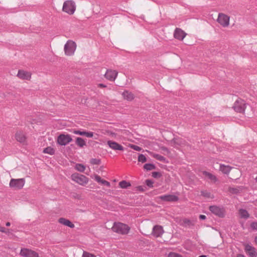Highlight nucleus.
<instances>
[{"mask_svg": "<svg viewBox=\"0 0 257 257\" xmlns=\"http://www.w3.org/2000/svg\"><path fill=\"white\" fill-rule=\"evenodd\" d=\"M113 231L121 234H127L130 228L127 225L120 222H115L112 227Z\"/></svg>", "mask_w": 257, "mask_h": 257, "instance_id": "obj_1", "label": "nucleus"}, {"mask_svg": "<svg viewBox=\"0 0 257 257\" xmlns=\"http://www.w3.org/2000/svg\"><path fill=\"white\" fill-rule=\"evenodd\" d=\"M76 10V5L74 1L68 0L64 2L62 11L69 15H73Z\"/></svg>", "mask_w": 257, "mask_h": 257, "instance_id": "obj_2", "label": "nucleus"}, {"mask_svg": "<svg viewBox=\"0 0 257 257\" xmlns=\"http://www.w3.org/2000/svg\"><path fill=\"white\" fill-rule=\"evenodd\" d=\"M76 49V43L72 40H68L64 45V52L67 56H72Z\"/></svg>", "mask_w": 257, "mask_h": 257, "instance_id": "obj_3", "label": "nucleus"}, {"mask_svg": "<svg viewBox=\"0 0 257 257\" xmlns=\"http://www.w3.org/2000/svg\"><path fill=\"white\" fill-rule=\"evenodd\" d=\"M246 105V103L243 99L238 98L235 101L233 108L237 112L244 113Z\"/></svg>", "mask_w": 257, "mask_h": 257, "instance_id": "obj_4", "label": "nucleus"}, {"mask_svg": "<svg viewBox=\"0 0 257 257\" xmlns=\"http://www.w3.org/2000/svg\"><path fill=\"white\" fill-rule=\"evenodd\" d=\"M209 210L212 213L219 217L223 218L225 216V210L222 207L212 205L209 207Z\"/></svg>", "mask_w": 257, "mask_h": 257, "instance_id": "obj_5", "label": "nucleus"}, {"mask_svg": "<svg viewBox=\"0 0 257 257\" xmlns=\"http://www.w3.org/2000/svg\"><path fill=\"white\" fill-rule=\"evenodd\" d=\"M72 179L81 185H84L88 182V179L85 176L75 173L71 175Z\"/></svg>", "mask_w": 257, "mask_h": 257, "instance_id": "obj_6", "label": "nucleus"}, {"mask_svg": "<svg viewBox=\"0 0 257 257\" xmlns=\"http://www.w3.org/2000/svg\"><path fill=\"white\" fill-rule=\"evenodd\" d=\"M25 183L24 179H12L10 182V186L16 189H22Z\"/></svg>", "mask_w": 257, "mask_h": 257, "instance_id": "obj_7", "label": "nucleus"}, {"mask_svg": "<svg viewBox=\"0 0 257 257\" xmlns=\"http://www.w3.org/2000/svg\"><path fill=\"white\" fill-rule=\"evenodd\" d=\"M72 141L70 135L60 134L57 138V143L61 146H66Z\"/></svg>", "mask_w": 257, "mask_h": 257, "instance_id": "obj_8", "label": "nucleus"}, {"mask_svg": "<svg viewBox=\"0 0 257 257\" xmlns=\"http://www.w3.org/2000/svg\"><path fill=\"white\" fill-rule=\"evenodd\" d=\"M230 18L223 13L218 14L217 22L223 27H227L229 24Z\"/></svg>", "mask_w": 257, "mask_h": 257, "instance_id": "obj_9", "label": "nucleus"}, {"mask_svg": "<svg viewBox=\"0 0 257 257\" xmlns=\"http://www.w3.org/2000/svg\"><path fill=\"white\" fill-rule=\"evenodd\" d=\"M169 144L174 148H177L178 146L184 147L186 145V142L180 138H174L169 142Z\"/></svg>", "mask_w": 257, "mask_h": 257, "instance_id": "obj_10", "label": "nucleus"}, {"mask_svg": "<svg viewBox=\"0 0 257 257\" xmlns=\"http://www.w3.org/2000/svg\"><path fill=\"white\" fill-rule=\"evenodd\" d=\"M20 254L23 257H39V254L36 251L28 248H22Z\"/></svg>", "mask_w": 257, "mask_h": 257, "instance_id": "obj_11", "label": "nucleus"}, {"mask_svg": "<svg viewBox=\"0 0 257 257\" xmlns=\"http://www.w3.org/2000/svg\"><path fill=\"white\" fill-rule=\"evenodd\" d=\"M186 35L187 34L184 31L178 28L175 29L174 33V38L181 41L184 39Z\"/></svg>", "mask_w": 257, "mask_h": 257, "instance_id": "obj_12", "label": "nucleus"}, {"mask_svg": "<svg viewBox=\"0 0 257 257\" xmlns=\"http://www.w3.org/2000/svg\"><path fill=\"white\" fill-rule=\"evenodd\" d=\"M160 199L162 201H168V202H176L178 201L179 197L174 195H164L159 197Z\"/></svg>", "mask_w": 257, "mask_h": 257, "instance_id": "obj_13", "label": "nucleus"}, {"mask_svg": "<svg viewBox=\"0 0 257 257\" xmlns=\"http://www.w3.org/2000/svg\"><path fill=\"white\" fill-rule=\"evenodd\" d=\"M117 72L115 70H107L104 75L105 77L112 81H114L117 75Z\"/></svg>", "mask_w": 257, "mask_h": 257, "instance_id": "obj_14", "label": "nucleus"}, {"mask_svg": "<svg viewBox=\"0 0 257 257\" xmlns=\"http://www.w3.org/2000/svg\"><path fill=\"white\" fill-rule=\"evenodd\" d=\"M244 249L246 253L250 257H256L257 256V252L256 251L255 248L249 245L246 244L245 245Z\"/></svg>", "mask_w": 257, "mask_h": 257, "instance_id": "obj_15", "label": "nucleus"}, {"mask_svg": "<svg viewBox=\"0 0 257 257\" xmlns=\"http://www.w3.org/2000/svg\"><path fill=\"white\" fill-rule=\"evenodd\" d=\"M164 233L163 227L160 225H156L154 226L152 231V235L156 237H158L161 236Z\"/></svg>", "mask_w": 257, "mask_h": 257, "instance_id": "obj_16", "label": "nucleus"}, {"mask_svg": "<svg viewBox=\"0 0 257 257\" xmlns=\"http://www.w3.org/2000/svg\"><path fill=\"white\" fill-rule=\"evenodd\" d=\"M17 76L22 79L30 80L31 77V73L23 70H19Z\"/></svg>", "mask_w": 257, "mask_h": 257, "instance_id": "obj_17", "label": "nucleus"}, {"mask_svg": "<svg viewBox=\"0 0 257 257\" xmlns=\"http://www.w3.org/2000/svg\"><path fill=\"white\" fill-rule=\"evenodd\" d=\"M107 144L109 146V147L112 150L119 151L124 150L123 147L121 145H120V144H118L115 142L112 141H108Z\"/></svg>", "mask_w": 257, "mask_h": 257, "instance_id": "obj_18", "label": "nucleus"}, {"mask_svg": "<svg viewBox=\"0 0 257 257\" xmlns=\"http://www.w3.org/2000/svg\"><path fill=\"white\" fill-rule=\"evenodd\" d=\"M15 138L17 141L21 143H24L26 141V137L22 131H17L15 134Z\"/></svg>", "mask_w": 257, "mask_h": 257, "instance_id": "obj_19", "label": "nucleus"}, {"mask_svg": "<svg viewBox=\"0 0 257 257\" xmlns=\"http://www.w3.org/2000/svg\"><path fill=\"white\" fill-rule=\"evenodd\" d=\"M58 222L71 228H73L75 227V225L73 223H72L69 220L65 218L61 217L59 218Z\"/></svg>", "mask_w": 257, "mask_h": 257, "instance_id": "obj_20", "label": "nucleus"}, {"mask_svg": "<svg viewBox=\"0 0 257 257\" xmlns=\"http://www.w3.org/2000/svg\"><path fill=\"white\" fill-rule=\"evenodd\" d=\"M180 223L181 225L184 227H190L194 225L193 221L188 218L182 219L181 220Z\"/></svg>", "mask_w": 257, "mask_h": 257, "instance_id": "obj_21", "label": "nucleus"}, {"mask_svg": "<svg viewBox=\"0 0 257 257\" xmlns=\"http://www.w3.org/2000/svg\"><path fill=\"white\" fill-rule=\"evenodd\" d=\"M94 179L98 183H101L102 185H105L108 187L110 186V184L109 182L102 179L101 177L97 175H94Z\"/></svg>", "mask_w": 257, "mask_h": 257, "instance_id": "obj_22", "label": "nucleus"}, {"mask_svg": "<svg viewBox=\"0 0 257 257\" xmlns=\"http://www.w3.org/2000/svg\"><path fill=\"white\" fill-rule=\"evenodd\" d=\"M122 95L124 98V99L132 101L134 98V94L128 91L125 90L122 93Z\"/></svg>", "mask_w": 257, "mask_h": 257, "instance_id": "obj_23", "label": "nucleus"}, {"mask_svg": "<svg viewBox=\"0 0 257 257\" xmlns=\"http://www.w3.org/2000/svg\"><path fill=\"white\" fill-rule=\"evenodd\" d=\"M203 175L210 179L213 183H215L217 181L218 179L216 177L212 174L208 172L207 171H204L203 172Z\"/></svg>", "mask_w": 257, "mask_h": 257, "instance_id": "obj_24", "label": "nucleus"}, {"mask_svg": "<svg viewBox=\"0 0 257 257\" xmlns=\"http://www.w3.org/2000/svg\"><path fill=\"white\" fill-rule=\"evenodd\" d=\"M239 214L241 218L247 219L249 217V214L245 209H240Z\"/></svg>", "mask_w": 257, "mask_h": 257, "instance_id": "obj_25", "label": "nucleus"}, {"mask_svg": "<svg viewBox=\"0 0 257 257\" xmlns=\"http://www.w3.org/2000/svg\"><path fill=\"white\" fill-rule=\"evenodd\" d=\"M75 143L80 148H83L84 146H86L85 141L82 138L80 137L76 138Z\"/></svg>", "mask_w": 257, "mask_h": 257, "instance_id": "obj_26", "label": "nucleus"}, {"mask_svg": "<svg viewBox=\"0 0 257 257\" xmlns=\"http://www.w3.org/2000/svg\"><path fill=\"white\" fill-rule=\"evenodd\" d=\"M231 170V168L228 166L221 165L220 166V170L224 174H228Z\"/></svg>", "mask_w": 257, "mask_h": 257, "instance_id": "obj_27", "label": "nucleus"}, {"mask_svg": "<svg viewBox=\"0 0 257 257\" xmlns=\"http://www.w3.org/2000/svg\"><path fill=\"white\" fill-rule=\"evenodd\" d=\"M152 156L153 158L156 159L157 160H158L160 161H161V162H164V163H165L166 162V159L164 157H163L161 155L153 153L152 154Z\"/></svg>", "mask_w": 257, "mask_h": 257, "instance_id": "obj_28", "label": "nucleus"}, {"mask_svg": "<svg viewBox=\"0 0 257 257\" xmlns=\"http://www.w3.org/2000/svg\"><path fill=\"white\" fill-rule=\"evenodd\" d=\"M119 186H120V188L125 189V188H127L128 187L131 186V184L130 182H126V181L123 180V181H120L119 183Z\"/></svg>", "mask_w": 257, "mask_h": 257, "instance_id": "obj_29", "label": "nucleus"}, {"mask_svg": "<svg viewBox=\"0 0 257 257\" xmlns=\"http://www.w3.org/2000/svg\"><path fill=\"white\" fill-rule=\"evenodd\" d=\"M201 195L203 197L207 198H213L214 196L209 192L206 190L201 191Z\"/></svg>", "mask_w": 257, "mask_h": 257, "instance_id": "obj_30", "label": "nucleus"}, {"mask_svg": "<svg viewBox=\"0 0 257 257\" xmlns=\"http://www.w3.org/2000/svg\"><path fill=\"white\" fill-rule=\"evenodd\" d=\"M43 153L46 154H48L50 155H53L55 153V150L53 148L51 147H47L45 148L43 150Z\"/></svg>", "mask_w": 257, "mask_h": 257, "instance_id": "obj_31", "label": "nucleus"}, {"mask_svg": "<svg viewBox=\"0 0 257 257\" xmlns=\"http://www.w3.org/2000/svg\"><path fill=\"white\" fill-rule=\"evenodd\" d=\"M155 166L152 164H146L144 166V169L150 171L155 169Z\"/></svg>", "mask_w": 257, "mask_h": 257, "instance_id": "obj_32", "label": "nucleus"}, {"mask_svg": "<svg viewBox=\"0 0 257 257\" xmlns=\"http://www.w3.org/2000/svg\"><path fill=\"white\" fill-rule=\"evenodd\" d=\"M75 169L79 172H83L85 169V167L82 164H77L75 166Z\"/></svg>", "mask_w": 257, "mask_h": 257, "instance_id": "obj_33", "label": "nucleus"}, {"mask_svg": "<svg viewBox=\"0 0 257 257\" xmlns=\"http://www.w3.org/2000/svg\"><path fill=\"white\" fill-rule=\"evenodd\" d=\"M228 191L232 194H237L239 192L240 187H238V188L229 187L228 188Z\"/></svg>", "mask_w": 257, "mask_h": 257, "instance_id": "obj_34", "label": "nucleus"}, {"mask_svg": "<svg viewBox=\"0 0 257 257\" xmlns=\"http://www.w3.org/2000/svg\"><path fill=\"white\" fill-rule=\"evenodd\" d=\"M138 161L142 163H145L147 161V159L144 155L140 154L138 157Z\"/></svg>", "mask_w": 257, "mask_h": 257, "instance_id": "obj_35", "label": "nucleus"}, {"mask_svg": "<svg viewBox=\"0 0 257 257\" xmlns=\"http://www.w3.org/2000/svg\"><path fill=\"white\" fill-rule=\"evenodd\" d=\"M129 147L134 149V150L137 151H141L142 149L139 146L133 145V144H130Z\"/></svg>", "mask_w": 257, "mask_h": 257, "instance_id": "obj_36", "label": "nucleus"}, {"mask_svg": "<svg viewBox=\"0 0 257 257\" xmlns=\"http://www.w3.org/2000/svg\"><path fill=\"white\" fill-rule=\"evenodd\" d=\"M90 163L93 165H99L101 163L100 159H92L90 160Z\"/></svg>", "mask_w": 257, "mask_h": 257, "instance_id": "obj_37", "label": "nucleus"}, {"mask_svg": "<svg viewBox=\"0 0 257 257\" xmlns=\"http://www.w3.org/2000/svg\"><path fill=\"white\" fill-rule=\"evenodd\" d=\"M160 149L164 152V154L167 155L170 153V151L169 149L164 146H162L160 147Z\"/></svg>", "mask_w": 257, "mask_h": 257, "instance_id": "obj_38", "label": "nucleus"}, {"mask_svg": "<svg viewBox=\"0 0 257 257\" xmlns=\"http://www.w3.org/2000/svg\"><path fill=\"white\" fill-rule=\"evenodd\" d=\"M73 133L76 135H79L80 136H84L85 131H80L79 130H74Z\"/></svg>", "mask_w": 257, "mask_h": 257, "instance_id": "obj_39", "label": "nucleus"}, {"mask_svg": "<svg viewBox=\"0 0 257 257\" xmlns=\"http://www.w3.org/2000/svg\"><path fill=\"white\" fill-rule=\"evenodd\" d=\"M168 257H183L181 255L175 253V252H170L168 254Z\"/></svg>", "mask_w": 257, "mask_h": 257, "instance_id": "obj_40", "label": "nucleus"}, {"mask_svg": "<svg viewBox=\"0 0 257 257\" xmlns=\"http://www.w3.org/2000/svg\"><path fill=\"white\" fill-rule=\"evenodd\" d=\"M146 183L147 185L150 187H153V181H152L151 180H147L146 181Z\"/></svg>", "mask_w": 257, "mask_h": 257, "instance_id": "obj_41", "label": "nucleus"}, {"mask_svg": "<svg viewBox=\"0 0 257 257\" xmlns=\"http://www.w3.org/2000/svg\"><path fill=\"white\" fill-rule=\"evenodd\" d=\"M82 257H95L93 254L84 251L83 253Z\"/></svg>", "mask_w": 257, "mask_h": 257, "instance_id": "obj_42", "label": "nucleus"}, {"mask_svg": "<svg viewBox=\"0 0 257 257\" xmlns=\"http://www.w3.org/2000/svg\"><path fill=\"white\" fill-rule=\"evenodd\" d=\"M84 136H86L87 138H92L93 136V133L91 132H85Z\"/></svg>", "mask_w": 257, "mask_h": 257, "instance_id": "obj_43", "label": "nucleus"}, {"mask_svg": "<svg viewBox=\"0 0 257 257\" xmlns=\"http://www.w3.org/2000/svg\"><path fill=\"white\" fill-rule=\"evenodd\" d=\"M250 227L253 229L257 230V222H253L250 224Z\"/></svg>", "mask_w": 257, "mask_h": 257, "instance_id": "obj_44", "label": "nucleus"}, {"mask_svg": "<svg viewBox=\"0 0 257 257\" xmlns=\"http://www.w3.org/2000/svg\"><path fill=\"white\" fill-rule=\"evenodd\" d=\"M161 176L160 173L157 172H154L152 173V177L154 178H158V177H160Z\"/></svg>", "mask_w": 257, "mask_h": 257, "instance_id": "obj_45", "label": "nucleus"}, {"mask_svg": "<svg viewBox=\"0 0 257 257\" xmlns=\"http://www.w3.org/2000/svg\"><path fill=\"white\" fill-rule=\"evenodd\" d=\"M0 232L7 233V231L6 230V228L4 227L0 226Z\"/></svg>", "mask_w": 257, "mask_h": 257, "instance_id": "obj_46", "label": "nucleus"}, {"mask_svg": "<svg viewBox=\"0 0 257 257\" xmlns=\"http://www.w3.org/2000/svg\"><path fill=\"white\" fill-rule=\"evenodd\" d=\"M206 218V216L204 215H199V218L201 220L205 219Z\"/></svg>", "mask_w": 257, "mask_h": 257, "instance_id": "obj_47", "label": "nucleus"}, {"mask_svg": "<svg viewBox=\"0 0 257 257\" xmlns=\"http://www.w3.org/2000/svg\"><path fill=\"white\" fill-rule=\"evenodd\" d=\"M137 189L140 191H143L144 190L143 187L141 186L137 187Z\"/></svg>", "mask_w": 257, "mask_h": 257, "instance_id": "obj_48", "label": "nucleus"}, {"mask_svg": "<svg viewBox=\"0 0 257 257\" xmlns=\"http://www.w3.org/2000/svg\"><path fill=\"white\" fill-rule=\"evenodd\" d=\"M98 86L100 87H106V86L103 84H99Z\"/></svg>", "mask_w": 257, "mask_h": 257, "instance_id": "obj_49", "label": "nucleus"}, {"mask_svg": "<svg viewBox=\"0 0 257 257\" xmlns=\"http://www.w3.org/2000/svg\"><path fill=\"white\" fill-rule=\"evenodd\" d=\"M236 257H245V256L244 255L239 254H238Z\"/></svg>", "mask_w": 257, "mask_h": 257, "instance_id": "obj_50", "label": "nucleus"}, {"mask_svg": "<svg viewBox=\"0 0 257 257\" xmlns=\"http://www.w3.org/2000/svg\"><path fill=\"white\" fill-rule=\"evenodd\" d=\"M6 225L7 226H9L11 225V223L9 222H8L6 223Z\"/></svg>", "mask_w": 257, "mask_h": 257, "instance_id": "obj_51", "label": "nucleus"}, {"mask_svg": "<svg viewBox=\"0 0 257 257\" xmlns=\"http://www.w3.org/2000/svg\"><path fill=\"white\" fill-rule=\"evenodd\" d=\"M254 241L255 243L257 244V236L254 238Z\"/></svg>", "mask_w": 257, "mask_h": 257, "instance_id": "obj_52", "label": "nucleus"}, {"mask_svg": "<svg viewBox=\"0 0 257 257\" xmlns=\"http://www.w3.org/2000/svg\"><path fill=\"white\" fill-rule=\"evenodd\" d=\"M254 205L257 206V200L254 201Z\"/></svg>", "mask_w": 257, "mask_h": 257, "instance_id": "obj_53", "label": "nucleus"}, {"mask_svg": "<svg viewBox=\"0 0 257 257\" xmlns=\"http://www.w3.org/2000/svg\"><path fill=\"white\" fill-rule=\"evenodd\" d=\"M6 230L7 231V234H9L10 233L9 229H6Z\"/></svg>", "mask_w": 257, "mask_h": 257, "instance_id": "obj_54", "label": "nucleus"}, {"mask_svg": "<svg viewBox=\"0 0 257 257\" xmlns=\"http://www.w3.org/2000/svg\"><path fill=\"white\" fill-rule=\"evenodd\" d=\"M199 257H206V256L205 255H201L199 256Z\"/></svg>", "mask_w": 257, "mask_h": 257, "instance_id": "obj_55", "label": "nucleus"}, {"mask_svg": "<svg viewBox=\"0 0 257 257\" xmlns=\"http://www.w3.org/2000/svg\"><path fill=\"white\" fill-rule=\"evenodd\" d=\"M235 171L239 173V171L237 170H235Z\"/></svg>", "mask_w": 257, "mask_h": 257, "instance_id": "obj_56", "label": "nucleus"}, {"mask_svg": "<svg viewBox=\"0 0 257 257\" xmlns=\"http://www.w3.org/2000/svg\"><path fill=\"white\" fill-rule=\"evenodd\" d=\"M114 134H115L114 133H111V135H114Z\"/></svg>", "mask_w": 257, "mask_h": 257, "instance_id": "obj_57", "label": "nucleus"}]
</instances>
